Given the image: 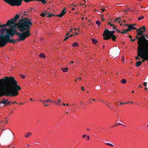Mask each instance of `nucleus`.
Instances as JSON below:
<instances>
[{
    "mask_svg": "<svg viewBox=\"0 0 148 148\" xmlns=\"http://www.w3.org/2000/svg\"><path fill=\"white\" fill-rule=\"evenodd\" d=\"M73 30V29H71L70 30V32H71Z\"/></svg>",
    "mask_w": 148,
    "mask_h": 148,
    "instance_id": "64",
    "label": "nucleus"
},
{
    "mask_svg": "<svg viewBox=\"0 0 148 148\" xmlns=\"http://www.w3.org/2000/svg\"><path fill=\"white\" fill-rule=\"evenodd\" d=\"M78 44L76 42H74V43L72 44V46L73 47H76L78 46Z\"/></svg>",
    "mask_w": 148,
    "mask_h": 148,
    "instance_id": "21",
    "label": "nucleus"
},
{
    "mask_svg": "<svg viewBox=\"0 0 148 148\" xmlns=\"http://www.w3.org/2000/svg\"><path fill=\"white\" fill-rule=\"evenodd\" d=\"M86 135H84L83 136H82V138H84L85 137H86Z\"/></svg>",
    "mask_w": 148,
    "mask_h": 148,
    "instance_id": "54",
    "label": "nucleus"
},
{
    "mask_svg": "<svg viewBox=\"0 0 148 148\" xmlns=\"http://www.w3.org/2000/svg\"><path fill=\"white\" fill-rule=\"evenodd\" d=\"M143 85L144 86H146L147 85V83L146 82H144V83H143Z\"/></svg>",
    "mask_w": 148,
    "mask_h": 148,
    "instance_id": "41",
    "label": "nucleus"
},
{
    "mask_svg": "<svg viewBox=\"0 0 148 148\" xmlns=\"http://www.w3.org/2000/svg\"><path fill=\"white\" fill-rule=\"evenodd\" d=\"M136 32H137V34L138 36H141L143 35H145V34L144 31L142 30L140 28L137 29H136Z\"/></svg>",
    "mask_w": 148,
    "mask_h": 148,
    "instance_id": "14",
    "label": "nucleus"
},
{
    "mask_svg": "<svg viewBox=\"0 0 148 148\" xmlns=\"http://www.w3.org/2000/svg\"><path fill=\"white\" fill-rule=\"evenodd\" d=\"M137 55L138 56L143 59L142 62H144L145 60L148 62V49H142L139 50H137Z\"/></svg>",
    "mask_w": 148,
    "mask_h": 148,
    "instance_id": "6",
    "label": "nucleus"
},
{
    "mask_svg": "<svg viewBox=\"0 0 148 148\" xmlns=\"http://www.w3.org/2000/svg\"><path fill=\"white\" fill-rule=\"evenodd\" d=\"M51 103H56V101H55L54 100H53L52 101H51Z\"/></svg>",
    "mask_w": 148,
    "mask_h": 148,
    "instance_id": "47",
    "label": "nucleus"
},
{
    "mask_svg": "<svg viewBox=\"0 0 148 148\" xmlns=\"http://www.w3.org/2000/svg\"><path fill=\"white\" fill-rule=\"evenodd\" d=\"M87 139L88 140H89V136H87Z\"/></svg>",
    "mask_w": 148,
    "mask_h": 148,
    "instance_id": "58",
    "label": "nucleus"
},
{
    "mask_svg": "<svg viewBox=\"0 0 148 148\" xmlns=\"http://www.w3.org/2000/svg\"><path fill=\"white\" fill-rule=\"evenodd\" d=\"M118 126V125L117 124V123H115L114 125V126Z\"/></svg>",
    "mask_w": 148,
    "mask_h": 148,
    "instance_id": "52",
    "label": "nucleus"
},
{
    "mask_svg": "<svg viewBox=\"0 0 148 148\" xmlns=\"http://www.w3.org/2000/svg\"><path fill=\"white\" fill-rule=\"evenodd\" d=\"M40 58H45V55H44V54H43V53H41L40 54Z\"/></svg>",
    "mask_w": 148,
    "mask_h": 148,
    "instance_id": "29",
    "label": "nucleus"
},
{
    "mask_svg": "<svg viewBox=\"0 0 148 148\" xmlns=\"http://www.w3.org/2000/svg\"><path fill=\"white\" fill-rule=\"evenodd\" d=\"M142 30H143V31H144V32H145L146 31V28L145 27H144V26H142L141 27V28H140Z\"/></svg>",
    "mask_w": 148,
    "mask_h": 148,
    "instance_id": "24",
    "label": "nucleus"
},
{
    "mask_svg": "<svg viewBox=\"0 0 148 148\" xmlns=\"http://www.w3.org/2000/svg\"><path fill=\"white\" fill-rule=\"evenodd\" d=\"M18 32L17 31H8V32L10 34L11 37L14 36V34L17 36L19 38L16 39L18 42L24 40L27 37H28V33L27 32Z\"/></svg>",
    "mask_w": 148,
    "mask_h": 148,
    "instance_id": "4",
    "label": "nucleus"
},
{
    "mask_svg": "<svg viewBox=\"0 0 148 148\" xmlns=\"http://www.w3.org/2000/svg\"><path fill=\"white\" fill-rule=\"evenodd\" d=\"M138 57H135L136 60H140V59L139 58V57H138Z\"/></svg>",
    "mask_w": 148,
    "mask_h": 148,
    "instance_id": "38",
    "label": "nucleus"
},
{
    "mask_svg": "<svg viewBox=\"0 0 148 148\" xmlns=\"http://www.w3.org/2000/svg\"><path fill=\"white\" fill-rule=\"evenodd\" d=\"M129 25H128L127 24H125V26H128V27L129 26Z\"/></svg>",
    "mask_w": 148,
    "mask_h": 148,
    "instance_id": "60",
    "label": "nucleus"
},
{
    "mask_svg": "<svg viewBox=\"0 0 148 148\" xmlns=\"http://www.w3.org/2000/svg\"><path fill=\"white\" fill-rule=\"evenodd\" d=\"M103 37V39L105 40H108L112 38V40L113 41H116V36L114 35L106 36L105 37Z\"/></svg>",
    "mask_w": 148,
    "mask_h": 148,
    "instance_id": "12",
    "label": "nucleus"
},
{
    "mask_svg": "<svg viewBox=\"0 0 148 148\" xmlns=\"http://www.w3.org/2000/svg\"><path fill=\"white\" fill-rule=\"evenodd\" d=\"M74 36V35H73V34H72L70 35V36H68L69 38V37H71V36Z\"/></svg>",
    "mask_w": 148,
    "mask_h": 148,
    "instance_id": "51",
    "label": "nucleus"
},
{
    "mask_svg": "<svg viewBox=\"0 0 148 148\" xmlns=\"http://www.w3.org/2000/svg\"><path fill=\"white\" fill-rule=\"evenodd\" d=\"M49 105V104H45L44 105V106H48V105Z\"/></svg>",
    "mask_w": 148,
    "mask_h": 148,
    "instance_id": "57",
    "label": "nucleus"
},
{
    "mask_svg": "<svg viewBox=\"0 0 148 148\" xmlns=\"http://www.w3.org/2000/svg\"><path fill=\"white\" fill-rule=\"evenodd\" d=\"M66 10L65 9H63L61 11V13L63 15L65 14L66 12L65 10Z\"/></svg>",
    "mask_w": 148,
    "mask_h": 148,
    "instance_id": "30",
    "label": "nucleus"
},
{
    "mask_svg": "<svg viewBox=\"0 0 148 148\" xmlns=\"http://www.w3.org/2000/svg\"><path fill=\"white\" fill-rule=\"evenodd\" d=\"M105 143L107 145H109V146H112V147H113L114 146V145L112 144H111V143H108L105 142Z\"/></svg>",
    "mask_w": 148,
    "mask_h": 148,
    "instance_id": "27",
    "label": "nucleus"
},
{
    "mask_svg": "<svg viewBox=\"0 0 148 148\" xmlns=\"http://www.w3.org/2000/svg\"><path fill=\"white\" fill-rule=\"evenodd\" d=\"M10 134L11 136H12V138L13 135L12 133V132L11 131H10Z\"/></svg>",
    "mask_w": 148,
    "mask_h": 148,
    "instance_id": "37",
    "label": "nucleus"
},
{
    "mask_svg": "<svg viewBox=\"0 0 148 148\" xmlns=\"http://www.w3.org/2000/svg\"><path fill=\"white\" fill-rule=\"evenodd\" d=\"M97 41L95 39H92V42L94 44H96V43L97 42Z\"/></svg>",
    "mask_w": 148,
    "mask_h": 148,
    "instance_id": "25",
    "label": "nucleus"
},
{
    "mask_svg": "<svg viewBox=\"0 0 148 148\" xmlns=\"http://www.w3.org/2000/svg\"><path fill=\"white\" fill-rule=\"evenodd\" d=\"M63 15H63L61 13L60 14H58V15H57V14L55 15V16H58L59 17H62L63 16Z\"/></svg>",
    "mask_w": 148,
    "mask_h": 148,
    "instance_id": "31",
    "label": "nucleus"
},
{
    "mask_svg": "<svg viewBox=\"0 0 148 148\" xmlns=\"http://www.w3.org/2000/svg\"><path fill=\"white\" fill-rule=\"evenodd\" d=\"M40 101L42 102L43 103V101L41 99H40Z\"/></svg>",
    "mask_w": 148,
    "mask_h": 148,
    "instance_id": "55",
    "label": "nucleus"
},
{
    "mask_svg": "<svg viewBox=\"0 0 148 148\" xmlns=\"http://www.w3.org/2000/svg\"><path fill=\"white\" fill-rule=\"evenodd\" d=\"M48 102H51V99H48L46 101H43V104L45 103Z\"/></svg>",
    "mask_w": 148,
    "mask_h": 148,
    "instance_id": "22",
    "label": "nucleus"
},
{
    "mask_svg": "<svg viewBox=\"0 0 148 148\" xmlns=\"http://www.w3.org/2000/svg\"><path fill=\"white\" fill-rule=\"evenodd\" d=\"M117 125H123L122 124L120 123H118V124H117Z\"/></svg>",
    "mask_w": 148,
    "mask_h": 148,
    "instance_id": "63",
    "label": "nucleus"
},
{
    "mask_svg": "<svg viewBox=\"0 0 148 148\" xmlns=\"http://www.w3.org/2000/svg\"><path fill=\"white\" fill-rule=\"evenodd\" d=\"M55 103V104H56V105H58L59 104V103H58V102H56V103Z\"/></svg>",
    "mask_w": 148,
    "mask_h": 148,
    "instance_id": "56",
    "label": "nucleus"
},
{
    "mask_svg": "<svg viewBox=\"0 0 148 148\" xmlns=\"http://www.w3.org/2000/svg\"><path fill=\"white\" fill-rule=\"evenodd\" d=\"M21 76L23 79L25 77V76L24 75H21Z\"/></svg>",
    "mask_w": 148,
    "mask_h": 148,
    "instance_id": "39",
    "label": "nucleus"
},
{
    "mask_svg": "<svg viewBox=\"0 0 148 148\" xmlns=\"http://www.w3.org/2000/svg\"><path fill=\"white\" fill-rule=\"evenodd\" d=\"M132 25H133V26H134L136 25V24H133Z\"/></svg>",
    "mask_w": 148,
    "mask_h": 148,
    "instance_id": "61",
    "label": "nucleus"
},
{
    "mask_svg": "<svg viewBox=\"0 0 148 148\" xmlns=\"http://www.w3.org/2000/svg\"><path fill=\"white\" fill-rule=\"evenodd\" d=\"M44 12L45 13V16L47 17H51L52 16H55V15L53 14L52 13L50 14L49 12H47L46 11H44Z\"/></svg>",
    "mask_w": 148,
    "mask_h": 148,
    "instance_id": "15",
    "label": "nucleus"
},
{
    "mask_svg": "<svg viewBox=\"0 0 148 148\" xmlns=\"http://www.w3.org/2000/svg\"><path fill=\"white\" fill-rule=\"evenodd\" d=\"M132 25H129L128 28L126 29L127 32L130 31L132 29Z\"/></svg>",
    "mask_w": 148,
    "mask_h": 148,
    "instance_id": "17",
    "label": "nucleus"
},
{
    "mask_svg": "<svg viewBox=\"0 0 148 148\" xmlns=\"http://www.w3.org/2000/svg\"><path fill=\"white\" fill-rule=\"evenodd\" d=\"M144 18V17L143 16H141V17H139L138 18V21H140L141 19H143Z\"/></svg>",
    "mask_w": 148,
    "mask_h": 148,
    "instance_id": "26",
    "label": "nucleus"
},
{
    "mask_svg": "<svg viewBox=\"0 0 148 148\" xmlns=\"http://www.w3.org/2000/svg\"><path fill=\"white\" fill-rule=\"evenodd\" d=\"M121 82L123 84H125L126 82V80L125 79H123L121 80Z\"/></svg>",
    "mask_w": 148,
    "mask_h": 148,
    "instance_id": "28",
    "label": "nucleus"
},
{
    "mask_svg": "<svg viewBox=\"0 0 148 148\" xmlns=\"http://www.w3.org/2000/svg\"><path fill=\"white\" fill-rule=\"evenodd\" d=\"M120 19H121V18H120V17H118V18H116L115 19V21H119V20H121Z\"/></svg>",
    "mask_w": 148,
    "mask_h": 148,
    "instance_id": "35",
    "label": "nucleus"
},
{
    "mask_svg": "<svg viewBox=\"0 0 148 148\" xmlns=\"http://www.w3.org/2000/svg\"><path fill=\"white\" fill-rule=\"evenodd\" d=\"M8 31L4 30L2 34H0V47L5 46L6 42L10 39L11 36Z\"/></svg>",
    "mask_w": 148,
    "mask_h": 148,
    "instance_id": "3",
    "label": "nucleus"
},
{
    "mask_svg": "<svg viewBox=\"0 0 148 148\" xmlns=\"http://www.w3.org/2000/svg\"><path fill=\"white\" fill-rule=\"evenodd\" d=\"M16 40L15 39H10V40H8V41H7L6 42V44L8 42H10L12 43L13 44H14L15 42H16V40Z\"/></svg>",
    "mask_w": 148,
    "mask_h": 148,
    "instance_id": "16",
    "label": "nucleus"
},
{
    "mask_svg": "<svg viewBox=\"0 0 148 148\" xmlns=\"http://www.w3.org/2000/svg\"><path fill=\"white\" fill-rule=\"evenodd\" d=\"M115 33V31L114 30H112L111 31H109L108 30L105 28L103 34V37H105L106 36L111 35H114V34Z\"/></svg>",
    "mask_w": 148,
    "mask_h": 148,
    "instance_id": "9",
    "label": "nucleus"
},
{
    "mask_svg": "<svg viewBox=\"0 0 148 148\" xmlns=\"http://www.w3.org/2000/svg\"><path fill=\"white\" fill-rule=\"evenodd\" d=\"M101 20H102L103 21H104V19L103 18V16L101 17Z\"/></svg>",
    "mask_w": 148,
    "mask_h": 148,
    "instance_id": "48",
    "label": "nucleus"
},
{
    "mask_svg": "<svg viewBox=\"0 0 148 148\" xmlns=\"http://www.w3.org/2000/svg\"><path fill=\"white\" fill-rule=\"evenodd\" d=\"M6 3L12 6H18L21 4V0H3Z\"/></svg>",
    "mask_w": 148,
    "mask_h": 148,
    "instance_id": "8",
    "label": "nucleus"
},
{
    "mask_svg": "<svg viewBox=\"0 0 148 148\" xmlns=\"http://www.w3.org/2000/svg\"><path fill=\"white\" fill-rule=\"evenodd\" d=\"M40 16L43 17H44L45 16V12H44V13H42L40 15Z\"/></svg>",
    "mask_w": 148,
    "mask_h": 148,
    "instance_id": "34",
    "label": "nucleus"
},
{
    "mask_svg": "<svg viewBox=\"0 0 148 148\" xmlns=\"http://www.w3.org/2000/svg\"><path fill=\"white\" fill-rule=\"evenodd\" d=\"M142 62L141 61H138L136 62V66L137 67H139L141 64Z\"/></svg>",
    "mask_w": 148,
    "mask_h": 148,
    "instance_id": "18",
    "label": "nucleus"
},
{
    "mask_svg": "<svg viewBox=\"0 0 148 148\" xmlns=\"http://www.w3.org/2000/svg\"><path fill=\"white\" fill-rule=\"evenodd\" d=\"M17 25H18L17 29H18L19 32H27L29 34L28 36H30V26L33 25L31 19L27 17L22 18L17 22Z\"/></svg>",
    "mask_w": 148,
    "mask_h": 148,
    "instance_id": "2",
    "label": "nucleus"
},
{
    "mask_svg": "<svg viewBox=\"0 0 148 148\" xmlns=\"http://www.w3.org/2000/svg\"><path fill=\"white\" fill-rule=\"evenodd\" d=\"M37 1H41L42 3L43 4H45L47 2L45 1V0H36Z\"/></svg>",
    "mask_w": 148,
    "mask_h": 148,
    "instance_id": "23",
    "label": "nucleus"
},
{
    "mask_svg": "<svg viewBox=\"0 0 148 148\" xmlns=\"http://www.w3.org/2000/svg\"><path fill=\"white\" fill-rule=\"evenodd\" d=\"M62 71L64 72H66L67 71V70L68 69V68L67 67H66L65 68H62Z\"/></svg>",
    "mask_w": 148,
    "mask_h": 148,
    "instance_id": "20",
    "label": "nucleus"
},
{
    "mask_svg": "<svg viewBox=\"0 0 148 148\" xmlns=\"http://www.w3.org/2000/svg\"><path fill=\"white\" fill-rule=\"evenodd\" d=\"M69 37H68V36H67V37H65V38H64V40L63 41H66V40L67 39H68V38H69Z\"/></svg>",
    "mask_w": 148,
    "mask_h": 148,
    "instance_id": "36",
    "label": "nucleus"
},
{
    "mask_svg": "<svg viewBox=\"0 0 148 148\" xmlns=\"http://www.w3.org/2000/svg\"><path fill=\"white\" fill-rule=\"evenodd\" d=\"M11 101H8L7 99H6L5 98H2V100L0 101V103L3 104L5 105V106H7L8 105H11Z\"/></svg>",
    "mask_w": 148,
    "mask_h": 148,
    "instance_id": "11",
    "label": "nucleus"
},
{
    "mask_svg": "<svg viewBox=\"0 0 148 148\" xmlns=\"http://www.w3.org/2000/svg\"><path fill=\"white\" fill-rule=\"evenodd\" d=\"M122 103L121 102L120 103V105H123V104H125V103Z\"/></svg>",
    "mask_w": 148,
    "mask_h": 148,
    "instance_id": "45",
    "label": "nucleus"
},
{
    "mask_svg": "<svg viewBox=\"0 0 148 148\" xmlns=\"http://www.w3.org/2000/svg\"><path fill=\"white\" fill-rule=\"evenodd\" d=\"M101 10H102V12H103L105 10H106V9H101Z\"/></svg>",
    "mask_w": 148,
    "mask_h": 148,
    "instance_id": "50",
    "label": "nucleus"
},
{
    "mask_svg": "<svg viewBox=\"0 0 148 148\" xmlns=\"http://www.w3.org/2000/svg\"><path fill=\"white\" fill-rule=\"evenodd\" d=\"M32 134V133L31 132H28L27 133V134L25 136L26 138H28L29 136H30Z\"/></svg>",
    "mask_w": 148,
    "mask_h": 148,
    "instance_id": "19",
    "label": "nucleus"
},
{
    "mask_svg": "<svg viewBox=\"0 0 148 148\" xmlns=\"http://www.w3.org/2000/svg\"><path fill=\"white\" fill-rule=\"evenodd\" d=\"M21 87L17 81L12 77H5L0 79V97L3 96L12 97L18 95Z\"/></svg>",
    "mask_w": 148,
    "mask_h": 148,
    "instance_id": "1",
    "label": "nucleus"
},
{
    "mask_svg": "<svg viewBox=\"0 0 148 148\" xmlns=\"http://www.w3.org/2000/svg\"><path fill=\"white\" fill-rule=\"evenodd\" d=\"M113 27V29L114 30L116 29V27L114 25H113V26H112Z\"/></svg>",
    "mask_w": 148,
    "mask_h": 148,
    "instance_id": "40",
    "label": "nucleus"
},
{
    "mask_svg": "<svg viewBox=\"0 0 148 148\" xmlns=\"http://www.w3.org/2000/svg\"><path fill=\"white\" fill-rule=\"evenodd\" d=\"M116 31L118 33H121V32H120L119 31V30H118V29H116Z\"/></svg>",
    "mask_w": 148,
    "mask_h": 148,
    "instance_id": "46",
    "label": "nucleus"
},
{
    "mask_svg": "<svg viewBox=\"0 0 148 148\" xmlns=\"http://www.w3.org/2000/svg\"><path fill=\"white\" fill-rule=\"evenodd\" d=\"M130 41H132L133 42H134L136 40V39L135 38V39H131L130 40Z\"/></svg>",
    "mask_w": 148,
    "mask_h": 148,
    "instance_id": "42",
    "label": "nucleus"
},
{
    "mask_svg": "<svg viewBox=\"0 0 148 148\" xmlns=\"http://www.w3.org/2000/svg\"><path fill=\"white\" fill-rule=\"evenodd\" d=\"M81 88H82V91H84V88L83 86H81Z\"/></svg>",
    "mask_w": 148,
    "mask_h": 148,
    "instance_id": "49",
    "label": "nucleus"
},
{
    "mask_svg": "<svg viewBox=\"0 0 148 148\" xmlns=\"http://www.w3.org/2000/svg\"><path fill=\"white\" fill-rule=\"evenodd\" d=\"M138 35H137L135 36V39L138 40L137 41V43L138 46L137 50H139L141 49H143V45L142 44L141 36H140V37H138Z\"/></svg>",
    "mask_w": 148,
    "mask_h": 148,
    "instance_id": "10",
    "label": "nucleus"
},
{
    "mask_svg": "<svg viewBox=\"0 0 148 148\" xmlns=\"http://www.w3.org/2000/svg\"><path fill=\"white\" fill-rule=\"evenodd\" d=\"M14 103H16V101H15L13 102L12 103V104H14Z\"/></svg>",
    "mask_w": 148,
    "mask_h": 148,
    "instance_id": "62",
    "label": "nucleus"
},
{
    "mask_svg": "<svg viewBox=\"0 0 148 148\" xmlns=\"http://www.w3.org/2000/svg\"><path fill=\"white\" fill-rule=\"evenodd\" d=\"M127 37H129L131 39L132 38V36L130 35H129V36H127Z\"/></svg>",
    "mask_w": 148,
    "mask_h": 148,
    "instance_id": "53",
    "label": "nucleus"
},
{
    "mask_svg": "<svg viewBox=\"0 0 148 148\" xmlns=\"http://www.w3.org/2000/svg\"><path fill=\"white\" fill-rule=\"evenodd\" d=\"M19 17V14H16L14 18H11L8 20L5 24L2 25L0 24V34H2V32L4 30H6V31L8 30V29L5 28V27L8 26L12 24H15L14 23V22H16Z\"/></svg>",
    "mask_w": 148,
    "mask_h": 148,
    "instance_id": "5",
    "label": "nucleus"
},
{
    "mask_svg": "<svg viewBox=\"0 0 148 148\" xmlns=\"http://www.w3.org/2000/svg\"><path fill=\"white\" fill-rule=\"evenodd\" d=\"M126 32L127 31H126V29H124L123 30V31L121 32V33L122 34H126Z\"/></svg>",
    "mask_w": 148,
    "mask_h": 148,
    "instance_id": "33",
    "label": "nucleus"
},
{
    "mask_svg": "<svg viewBox=\"0 0 148 148\" xmlns=\"http://www.w3.org/2000/svg\"><path fill=\"white\" fill-rule=\"evenodd\" d=\"M108 25H110L111 26H113V25H114V24H111L109 22V23H108Z\"/></svg>",
    "mask_w": 148,
    "mask_h": 148,
    "instance_id": "43",
    "label": "nucleus"
},
{
    "mask_svg": "<svg viewBox=\"0 0 148 148\" xmlns=\"http://www.w3.org/2000/svg\"><path fill=\"white\" fill-rule=\"evenodd\" d=\"M15 22H14V23L16 24H12L10 25H9L10 29H8V31H17L15 30L16 28H17V27L18 26V25H17V23H15Z\"/></svg>",
    "mask_w": 148,
    "mask_h": 148,
    "instance_id": "13",
    "label": "nucleus"
},
{
    "mask_svg": "<svg viewBox=\"0 0 148 148\" xmlns=\"http://www.w3.org/2000/svg\"><path fill=\"white\" fill-rule=\"evenodd\" d=\"M148 35H143L141 36L142 44L143 45V49H148V40L146 39Z\"/></svg>",
    "mask_w": 148,
    "mask_h": 148,
    "instance_id": "7",
    "label": "nucleus"
},
{
    "mask_svg": "<svg viewBox=\"0 0 148 148\" xmlns=\"http://www.w3.org/2000/svg\"><path fill=\"white\" fill-rule=\"evenodd\" d=\"M12 147V145H9L8 146V148H10V147Z\"/></svg>",
    "mask_w": 148,
    "mask_h": 148,
    "instance_id": "59",
    "label": "nucleus"
},
{
    "mask_svg": "<svg viewBox=\"0 0 148 148\" xmlns=\"http://www.w3.org/2000/svg\"><path fill=\"white\" fill-rule=\"evenodd\" d=\"M96 23L99 26H100L101 25L100 22L99 21H96Z\"/></svg>",
    "mask_w": 148,
    "mask_h": 148,
    "instance_id": "32",
    "label": "nucleus"
},
{
    "mask_svg": "<svg viewBox=\"0 0 148 148\" xmlns=\"http://www.w3.org/2000/svg\"><path fill=\"white\" fill-rule=\"evenodd\" d=\"M136 29V27H134L132 25V29L136 30V29Z\"/></svg>",
    "mask_w": 148,
    "mask_h": 148,
    "instance_id": "44",
    "label": "nucleus"
}]
</instances>
